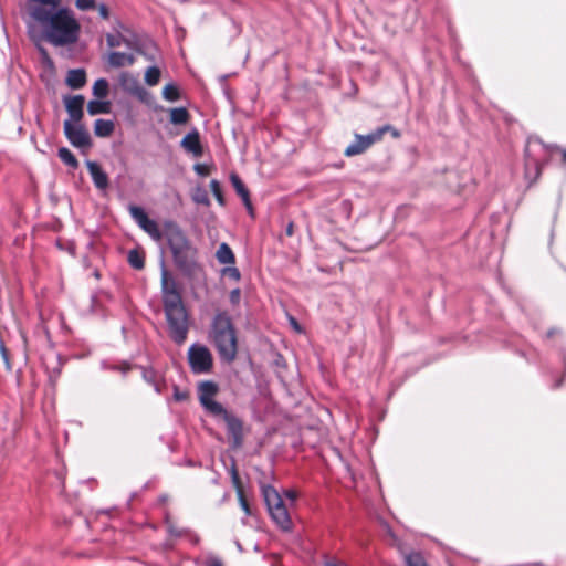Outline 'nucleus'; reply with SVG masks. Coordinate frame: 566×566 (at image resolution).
<instances>
[{
    "mask_svg": "<svg viewBox=\"0 0 566 566\" xmlns=\"http://www.w3.org/2000/svg\"><path fill=\"white\" fill-rule=\"evenodd\" d=\"M193 200L197 203H202V205H207V206L210 203L209 198H208L206 191H202L201 193L195 195L193 196Z\"/></svg>",
    "mask_w": 566,
    "mask_h": 566,
    "instance_id": "nucleus-43",
    "label": "nucleus"
},
{
    "mask_svg": "<svg viewBox=\"0 0 566 566\" xmlns=\"http://www.w3.org/2000/svg\"><path fill=\"white\" fill-rule=\"evenodd\" d=\"M188 363L195 374H207L212 369V355L207 346L192 344L188 349Z\"/></svg>",
    "mask_w": 566,
    "mask_h": 566,
    "instance_id": "nucleus-7",
    "label": "nucleus"
},
{
    "mask_svg": "<svg viewBox=\"0 0 566 566\" xmlns=\"http://www.w3.org/2000/svg\"><path fill=\"white\" fill-rule=\"evenodd\" d=\"M379 140H381L380 130H374L367 135L355 134V140L346 147L344 155L347 157L360 155Z\"/></svg>",
    "mask_w": 566,
    "mask_h": 566,
    "instance_id": "nucleus-10",
    "label": "nucleus"
},
{
    "mask_svg": "<svg viewBox=\"0 0 566 566\" xmlns=\"http://www.w3.org/2000/svg\"><path fill=\"white\" fill-rule=\"evenodd\" d=\"M114 30H115L116 32H117V31H119V32H120V30H126V28H125V25H124L120 21H117V22H116V27H114Z\"/></svg>",
    "mask_w": 566,
    "mask_h": 566,
    "instance_id": "nucleus-51",
    "label": "nucleus"
},
{
    "mask_svg": "<svg viewBox=\"0 0 566 566\" xmlns=\"http://www.w3.org/2000/svg\"><path fill=\"white\" fill-rule=\"evenodd\" d=\"M159 500H160L161 502H165V501L167 500V496H166V495H161V496L159 497Z\"/></svg>",
    "mask_w": 566,
    "mask_h": 566,
    "instance_id": "nucleus-61",
    "label": "nucleus"
},
{
    "mask_svg": "<svg viewBox=\"0 0 566 566\" xmlns=\"http://www.w3.org/2000/svg\"><path fill=\"white\" fill-rule=\"evenodd\" d=\"M57 156L62 163L69 166L72 169H76L78 167V160L74 156V154L66 147H61L57 150Z\"/></svg>",
    "mask_w": 566,
    "mask_h": 566,
    "instance_id": "nucleus-23",
    "label": "nucleus"
},
{
    "mask_svg": "<svg viewBox=\"0 0 566 566\" xmlns=\"http://www.w3.org/2000/svg\"><path fill=\"white\" fill-rule=\"evenodd\" d=\"M64 135L70 144L76 148L88 149L92 146V138L87 129L80 123H72L65 119L63 124Z\"/></svg>",
    "mask_w": 566,
    "mask_h": 566,
    "instance_id": "nucleus-9",
    "label": "nucleus"
},
{
    "mask_svg": "<svg viewBox=\"0 0 566 566\" xmlns=\"http://www.w3.org/2000/svg\"><path fill=\"white\" fill-rule=\"evenodd\" d=\"M406 566H428L423 556L418 552H412L405 556Z\"/></svg>",
    "mask_w": 566,
    "mask_h": 566,
    "instance_id": "nucleus-27",
    "label": "nucleus"
},
{
    "mask_svg": "<svg viewBox=\"0 0 566 566\" xmlns=\"http://www.w3.org/2000/svg\"><path fill=\"white\" fill-rule=\"evenodd\" d=\"M190 114L184 106L170 109L169 120L174 125H185L189 122Z\"/></svg>",
    "mask_w": 566,
    "mask_h": 566,
    "instance_id": "nucleus-21",
    "label": "nucleus"
},
{
    "mask_svg": "<svg viewBox=\"0 0 566 566\" xmlns=\"http://www.w3.org/2000/svg\"><path fill=\"white\" fill-rule=\"evenodd\" d=\"M221 275L224 277H229L235 282L241 280L240 270L235 266H226L221 270Z\"/></svg>",
    "mask_w": 566,
    "mask_h": 566,
    "instance_id": "nucleus-32",
    "label": "nucleus"
},
{
    "mask_svg": "<svg viewBox=\"0 0 566 566\" xmlns=\"http://www.w3.org/2000/svg\"><path fill=\"white\" fill-rule=\"evenodd\" d=\"M230 473H231L232 483H234L237 486H239V483H240L239 475H238L235 465L233 463L231 465ZM238 499H239L240 506L243 510V512L245 513V515H248V516L251 515L252 513H251L250 505H249L247 499L244 497V494L240 488H238Z\"/></svg>",
    "mask_w": 566,
    "mask_h": 566,
    "instance_id": "nucleus-19",
    "label": "nucleus"
},
{
    "mask_svg": "<svg viewBox=\"0 0 566 566\" xmlns=\"http://www.w3.org/2000/svg\"><path fill=\"white\" fill-rule=\"evenodd\" d=\"M163 97L168 102L178 101L180 98L178 87L172 83L167 84L163 90Z\"/></svg>",
    "mask_w": 566,
    "mask_h": 566,
    "instance_id": "nucleus-26",
    "label": "nucleus"
},
{
    "mask_svg": "<svg viewBox=\"0 0 566 566\" xmlns=\"http://www.w3.org/2000/svg\"><path fill=\"white\" fill-rule=\"evenodd\" d=\"M375 130H380L381 132V137L387 132L391 133L394 138H399L400 137V132L397 128H395L394 126L389 125V124H386V125H384L381 127H378Z\"/></svg>",
    "mask_w": 566,
    "mask_h": 566,
    "instance_id": "nucleus-37",
    "label": "nucleus"
},
{
    "mask_svg": "<svg viewBox=\"0 0 566 566\" xmlns=\"http://www.w3.org/2000/svg\"><path fill=\"white\" fill-rule=\"evenodd\" d=\"M174 400L178 402H182L188 399L189 395L186 390H180L177 385L174 386Z\"/></svg>",
    "mask_w": 566,
    "mask_h": 566,
    "instance_id": "nucleus-36",
    "label": "nucleus"
},
{
    "mask_svg": "<svg viewBox=\"0 0 566 566\" xmlns=\"http://www.w3.org/2000/svg\"><path fill=\"white\" fill-rule=\"evenodd\" d=\"M40 51L42 52V54H43L46 59H49V57H48V53H46L45 49L40 48Z\"/></svg>",
    "mask_w": 566,
    "mask_h": 566,
    "instance_id": "nucleus-59",
    "label": "nucleus"
},
{
    "mask_svg": "<svg viewBox=\"0 0 566 566\" xmlns=\"http://www.w3.org/2000/svg\"><path fill=\"white\" fill-rule=\"evenodd\" d=\"M125 57H126V53L113 51L108 55V63L113 67H122L125 65Z\"/></svg>",
    "mask_w": 566,
    "mask_h": 566,
    "instance_id": "nucleus-30",
    "label": "nucleus"
},
{
    "mask_svg": "<svg viewBox=\"0 0 566 566\" xmlns=\"http://www.w3.org/2000/svg\"><path fill=\"white\" fill-rule=\"evenodd\" d=\"M205 566H223V563L219 557L209 555L205 562Z\"/></svg>",
    "mask_w": 566,
    "mask_h": 566,
    "instance_id": "nucleus-42",
    "label": "nucleus"
},
{
    "mask_svg": "<svg viewBox=\"0 0 566 566\" xmlns=\"http://www.w3.org/2000/svg\"><path fill=\"white\" fill-rule=\"evenodd\" d=\"M155 49L156 45L150 39H139L135 41L134 51L139 55L147 56V51H153Z\"/></svg>",
    "mask_w": 566,
    "mask_h": 566,
    "instance_id": "nucleus-24",
    "label": "nucleus"
},
{
    "mask_svg": "<svg viewBox=\"0 0 566 566\" xmlns=\"http://www.w3.org/2000/svg\"><path fill=\"white\" fill-rule=\"evenodd\" d=\"M531 146H532V143L528 142L525 147V167H526V169L534 167L537 170V172H539L542 165H541L539 160L532 157Z\"/></svg>",
    "mask_w": 566,
    "mask_h": 566,
    "instance_id": "nucleus-29",
    "label": "nucleus"
},
{
    "mask_svg": "<svg viewBox=\"0 0 566 566\" xmlns=\"http://www.w3.org/2000/svg\"><path fill=\"white\" fill-rule=\"evenodd\" d=\"M292 322H293V324L295 325V327H296V328H298V326H297V324H296V322H295V318H292Z\"/></svg>",
    "mask_w": 566,
    "mask_h": 566,
    "instance_id": "nucleus-64",
    "label": "nucleus"
},
{
    "mask_svg": "<svg viewBox=\"0 0 566 566\" xmlns=\"http://www.w3.org/2000/svg\"><path fill=\"white\" fill-rule=\"evenodd\" d=\"M134 62H135V57H134V55H132V54H127V53H126L125 64H127V65H133V64H134Z\"/></svg>",
    "mask_w": 566,
    "mask_h": 566,
    "instance_id": "nucleus-50",
    "label": "nucleus"
},
{
    "mask_svg": "<svg viewBox=\"0 0 566 566\" xmlns=\"http://www.w3.org/2000/svg\"><path fill=\"white\" fill-rule=\"evenodd\" d=\"M115 125L109 119L98 118L94 123V134L97 137H108L114 132Z\"/></svg>",
    "mask_w": 566,
    "mask_h": 566,
    "instance_id": "nucleus-18",
    "label": "nucleus"
},
{
    "mask_svg": "<svg viewBox=\"0 0 566 566\" xmlns=\"http://www.w3.org/2000/svg\"><path fill=\"white\" fill-rule=\"evenodd\" d=\"M98 12H99V15L103 18V19H108L109 17V11H108V8L102 3L99 7H98Z\"/></svg>",
    "mask_w": 566,
    "mask_h": 566,
    "instance_id": "nucleus-46",
    "label": "nucleus"
},
{
    "mask_svg": "<svg viewBox=\"0 0 566 566\" xmlns=\"http://www.w3.org/2000/svg\"><path fill=\"white\" fill-rule=\"evenodd\" d=\"M562 381H563V379H559V380L556 382L555 387H559V386L562 385Z\"/></svg>",
    "mask_w": 566,
    "mask_h": 566,
    "instance_id": "nucleus-62",
    "label": "nucleus"
},
{
    "mask_svg": "<svg viewBox=\"0 0 566 566\" xmlns=\"http://www.w3.org/2000/svg\"><path fill=\"white\" fill-rule=\"evenodd\" d=\"M556 333H557V329H555V328H551V329L547 332V337H551V336H553V335H554V334H556Z\"/></svg>",
    "mask_w": 566,
    "mask_h": 566,
    "instance_id": "nucleus-57",
    "label": "nucleus"
},
{
    "mask_svg": "<svg viewBox=\"0 0 566 566\" xmlns=\"http://www.w3.org/2000/svg\"><path fill=\"white\" fill-rule=\"evenodd\" d=\"M66 85L72 90H80L86 83V72L84 69H74L67 72L65 78Z\"/></svg>",
    "mask_w": 566,
    "mask_h": 566,
    "instance_id": "nucleus-16",
    "label": "nucleus"
},
{
    "mask_svg": "<svg viewBox=\"0 0 566 566\" xmlns=\"http://www.w3.org/2000/svg\"><path fill=\"white\" fill-rule=\"evenodd\" d=\"M128 211L134 221L155 241H161L164 229L161 230L158 223L150 219L142 207L129 205Z\"/></svg>",
    "mask_w": 566,
    "mask_h": 566,
    "instance_id": "nucleus-8",
    "label": "nucleus"
},
{
    "mask_svg": "<svg viewBox=\"0 0 566 566\" xmlns=\"http://www.w3.org/2000/svg\"><path fill=\"white\" fill-rule=\"evenodd\" d=\"M29 13L41 25L44 39L53 46L70 45L78 40L81 25L69 8L60 4L52 8L30 6Z\"/></svg>",
    "mask_w": 566,
    "mask_h": 566,
    "instance_id": "nucleus-1",
    "label": "nucleus"
},
{
    "mask_svg": "<svg viewBox=\"0 0 566 566\" xmlns=\"http://www.w3.org/2000/svg\"><path fill=\"white\" fill-rule=\"evenodd\" d=\"M111 112V102L103 99H92L87 104V113L92 116L98 114H108Z\"/></svg>",
    "mask_w": 566,
    "mask_h": 566,
    "instance_id": "nucleus-20",
    "label": "nucleus"
},
{
    "mask_svg": "<svg viewBox=\"0 0 566 566\" xmlns=\"http://www.w3.org/2000/svg\"><path fill=\"white\" fill-rule=\"evenodd\" d=\"M164 522H165L166 527H167L169 524H172L171 518H170V515H169V513H168V512H166V514H165Z\"/></svg>",
    "mask_w": 566,
    "mask_h": 566,
    "instance_id": "nucleus-52",
    "label": "nucleus"
},
{
    "mask_svg": "<svg viewBox=\"0 0 566 566\" xmlns=\"http://www.w3.org/2000/svg\"><path fill=\"white\" fill-rule=\"evenodd\" d=\"M192 542L197 544L199 542V537L197 535H193Z\"/></svg>",
    "mask_w": 566,
    "mask_h": 566,
    "instance_id": "nucleus-60",
    "label": "nucleus"
},
{
    "mask_svg": "<svg viewBox=\"0 0 566 566\" xmlns=\"http://www.w3.org/2000/svg\"><path fill=\"white\" fill-rule=\"evenodd\" d=\"M0 354L6 364L7 369L11 370L9 353H8V349L6 348L4 343L2 340H0Z\"/></svg>",
    "mask_w": 566,
    "mask_h": 566,
    "instance_id": "nucleus-38",
    "label": "nucleus"
},
{
    "mask_svg": "<svg viewBox=\"0 0 566 566\" xmlns=\"http://www.w3.org/2000/svg\"><path fill=\"white\" fill-rule=\"evenodd\" d=\"M128 264L135 270H143L145 268V254L139 249H132L127 254Z\"/></svg>",
    "mask_w": 566,
    "mask_h": 566,
    "instance_id": "nucleus-22",
    "label": "nucleus"
},
{
    "mask_svg": "<svg viewBox=\"0 0 566 566\" xmlns=\"http://www.w3.org/2000/svg\"><path fill=\"white\" fill-rule=\"evenodd\" d=\"M118 81L122 88L132 95L142 98L146 93L145 88L139 84L138 78L129 72L120 73Z\"/></svg>",
    "mask_w": 566,
    "mask_h": 566,
    "instance_id": "nucleus-13",
    "label": "nucleus"
},
{
    "mask_svg": "<svg viewBox=\"0 0 566 566\" xmlns=\"http://www.w3.org/2000/svg\"><path fill=\"white\" fill-rule=\"evenodd\" d=\"M216 259L220 264H234L235 255L230 248V245L226 242H222L216 252Z\"/></svg>",
    "mask_w": 566,
    "mask_h": 566,
    "instance_id": "nucleus-17",
    "label": "nucleus"
},
{
    "mask_svg": "<svg viewBox=\"0 0 566 566\" xmlns=\"http://www.w3.org/2000/svg\"><path fill=\"white\" fill-rule=\"evenodd\" d=\"M284 494L291 502H294L297 497V494L294 490H286Z\"/></svg>",
    "mask_w": 566,
    "mask_h": 566,
    "instance_id": "nucleus-47",
    "label": "nucleus"
},
{
    "mask_svg": "<svg viewBox=\"0 0 566 566\" xmlns=\"http://www.w3.org/2000/svg\"><path fill=\"white\" fill-rule=\"evenodd\" d=\"M143 378L149 385H156L157 374L151 367H142Z\"/></svg>",
    "mask_w": 566,
    "mask_h": 566,
    "instance_id": "nucleus-34",
    "label": "nucleus"
},
{
    "mask_svg": "<svg viewBox=\"0 0 566 566\" xmlns=\"http://www.w3.org/2000/svg\"><path fill=\"white\" fill-rule=\"evenodd\" d=\"M149 61H154L155 56L151 54V51H147V56H145Z\"/></svg>",
    "mask_w": 566,
    "mask_h": 566,
    "instance_id": "nucleus-56",
    "label": "nucleus"
},
{
    "mask_svg": "<svg viewBox=\"0 0 566 566\" xmlns=\"http://www.w3.org/2000/svg\"><path fill=\"white\" fill-rule=\"evenodd\" d=\"M75 6L83 11L93 10L95 8V0H76Z\"/></svg>",
    "mask_w": 566,
    "mask_h": 566,
    "instance_id": "nucleus-35",
    "label": "nucleus"
},
{
    "mask_svg": "<svg viewBox=\"0 0 566 566\" xmlns=\"http://www.w3.org/2000/svg\"><path fill=\"white\" fill-rule=\"evenodd\" d=\"M154 387V390L157 392V394H160L161 392V387L158 382V380H156V385H151Z\"/></svg>",
    "mask_w": 566,
    "mask_h": 566,
    "instance_id": "nucleus-53",
    "label": "nucleus"
},
{
    "mask_svg": "<svg viewBox=\"0 0 566 566\" xmlns=\"http://www.w3.org/2000/svg\"><path fill=\"white\" fill-rule=\"evenodd\" d=\"M209 337L222 361L227 364L234 361L238 355L237 329L227 312H218L213 316Z\"/></svg>",
    "mask_w": 566,
    "mask_h": 566,
    "instance_id": "nucleus-5",
    "label": "nucleus"
},
{
    "mask_svg": "<svg viewBox=\"0 0 566 566\" xmlns=\"http://www.w3.org/2000/svg\"><path fill=\"white\" fill-rule=\"evenodd\" d=\"M187 153L191 154L195 158H199L203 155V147L200 142L199 130L195 127L180 142Z\"/></svg>",
    "mask_w": 566,
    "mask_h": 566,
    "instance_id": "nucleus-12",
    "label": "nucleus"
},
{
    "mask_svg": "<svg viewBox=\"0 0 566 566\" xmlns=\"http://www.w3.org/2000/svg\"><path fill=\"white\" fill-rule=\"evenodd\" d=\"M86 167L94 186L99 190H105L109 181L107 174L102 169L101 165L96 161L86 160Z\"/></svg>",
    "mask_w": 566,
    "mask_h": 566,
    "instance_id": "nucleus-14",
    "label": "nucleus"
},
{
    "mask_svg": "<svg viewBox=\"0 0 566 566\" xmlns=\"http://www.w3.org/2000/svg\"><path fill=\"white\" fill-rule=\"evenodd\" d=\"M166 528L169 535L174 537H181L187 532L186 530H179L174 523L169 524Z\"/></svg>",
    "mask_w": 566,
    "mask_h": 566,
    "instance_id": "nucleus-41",
    "label": "nucleus"
},
{
    "mask_svg": "<svg viewBox=\"0 0 566 566\" xmlns=\"http://www.w3.org/2000/svg\"><path fill=\"white\" fill-rule=\"evenodd\" d=\"M193 170L196 171L197 175L199 176H206L208 174V169L205 165L202 164H196L193 166Z\"/></svg>",
    "mask_w": 566,
    "mask_h": 566,
    "instance_id": "nucleus-45",
    "label": "nucleus"
},
{
    "mask_svg": "<svg viewBox=\"0 0 566 566\" xmlns=\"http://www.w3.org/2000/svg\"><path fill=\"white\" fill-rule=\"evenodd\" d=\"M218 390L216 382L211 380L202 381L198 387L200 405L208 415L224 422L231 448L239 449L244 442L243 421L213 399Z\"/></svg>",
    "mask_w": 566,
    "mask_h": 566,
    "instance_id": "nucleus-3",
    "label": "nucleus"
},
{
    "mask_svg": "<svg viewBox=\"0 0 566 566\" xmlns=\"http://www.w3.org/2000/svg\"><path fill=\"white\" fill-rule=\"evenodd\" d=\"M163 239L166 240L175 265L186 275H192L200 265L197 261V248L188 239L185 231L175 221L164 223Z\"/></svg>",
    "mask_w": 566,
    "mask_h": 566,
    "instance_id": "nucleus-4",
    "label": "nucleus"
},
{
    "mask_svg": "<svg viewBox=\"0 0 566 566\" xmlns=\"http://www.w3.org/2000/svg\"><path fill=\"white\" fill-rule=\"evenodd\" d=\"M324 566H347L344 563L337 562L336 559L325 560Z\"/></svg>",
    "mask_w": 566,
    "mask_h": 566,
    "instance_id": "nucleus-48",
    "label": "nucleus"
},
{
    "mask_svg": "<svg viewBox=\"0 0 566 566\" xmlns=\"http://www.w3.org/2000/svg\"><path fill=\"white\" fill-rule=\"evenodd\" d=\"M261 493L274 524L283 532H291L293 523L287 507L277 490L270 484H262Z\"/></svg>",
    "mask_w": 566,
    "mask_h": 566,
    "instance_id": "nucleus-6",
    "label": "nucleus"
},
{
    "mask_svg": "<svg viewBox=\"0 0 566 566\" xmlns=\"http://www.w3.org/2000/svg\"><path fill=\"white\" fill-rule=\"evenodd\" d=\"M230 181H231L233 188L235 189L237 193L241 197L245 208L250 212H252V203H251V200H250V193H249L248 188L245 187V185L241 180V178L237 174L232 172L230 175Z\"/></svg>",
    "mask_w": 566,
    "mask_h": 566,
    "instance_id": "nucleus-15",
    "label": "nucleus"
},
{
    "mask_svg": "<svg viewBox=\"0 0 566 566\" xmlns=\"http://www.w3.org/2000/svg\"><path fill=\"white\" fill-rule=\"evenodd\" d=\"M93 95L97 98H105L108 95V82L106 78L101 77L95 81L93 85Z\"/></svg>",
    "mask_w": 566,
    "mask_h": 566,
    "instance_id": "nucleus-25",
    "label": "nucleus"
},
{
    "mask_svg": "<svg viewBox=\"0 0 566 566\" xmlns=\"http://www.w3.org/2000/svg\"><path fill=\"white\" fill-rule=\"evenodd\" d=\"M139 40L136 34H133L132 38L124 36L123 44L126 45L128 49L134 50L135 41Z\"/></svg>",
    "mask_w": 566,
    "mask_h": 566,
    "instance_id": "nucleus-44",
    "label": "nucleus"
},
{
    "mask_svg": "<svg viewBox=\"0 0 566 566\" xmlns=\"http://www.w3.org/2000/svg\"><path fill=\"white\" fill-rule=\"evenodd\" d=\"M160 287L169 337L175 344L182 345L189 333L190 317L178 283L164 262L160 271Z\"/></svg>",
    "mask_w": 566,
    "mask_h": 566,
    "instance_id": "nucleus-2",
    "label": "nucleus"
},
{
    "mask_svg": "<svg viewBox=\"0 0 566 566\" xmlns=\"http://www.w3.org/2000/svg\"><path fill=\"white\" fill-rule=\"evenodd\" d=\"M159 78H160V70L157 66H155V65L154 66H149L146 70L145 82L148 85H150V86L156 85L159 82Z\"/></svg>",
    "mask_w": 566,
    "mask_h": 566,
    "instance_id": "nucleus-28",
    "label": "nucleus"
},
{
    "mask_svg": "<svg viewBox=\"0 0 566 566\" xmlns=\"http://www.w3.org/2000/svg\"><path fill=\"white\" fill-rule=\"evenodd\" d=\"M286 233H287L289 235H292V233H293V224H292V223H290V224L287 226V228H286Z\"/></svg>",
    "mask_w": 566,
    "mask_h": 566,
    "instance_id": "nucleus-54",
    "label": "nucleus"
},
{
    "mask_svg": "<svg viewBox=\"0 0 566 566\" xmlns=\"http://www.w3.org/2000/svg\"><path fill=\"white\" fill-rule=\"evenodd\" d=\"M237 548H239L240 551H242V546L239 542H237Z\"/></svg>",
    "mask_w": 566,
    "mask_h": 566,
    "instance_id": "nucleus-63",
    "label": "nucleus"
},
{
    "mask_svg": "<svg viewBox=\"0 0 566 566\" xmlns=\"http://www.w3.org/2000/svg\"><path fill=\"white\" fill-rule=\"evenodd\" d=\"M130 367L132 366H130L129 363L124 361L120 365H111L109 370L120 371V373H123L125 375V374H127L130 370Z\"/></svg>",
    "mask_w": 566,
    "mask_h": 566,
    "instance_id": "nucleus-40",
    "label": "nucleus"
},
{
    "mask_svg": "<svg viewBox=\"0 0 566 566\" xmlns=\"http://www.w3.org/2000/svg\"><path fill=\"white\" fill-rule=\"evenodd\" d=\"M124 35L117 31V33H107L106 43L109 48H117L123 44Z\"/></svg>",
    "mask_w": 566,
    "mask_h": 566,
    "instance_id": "nucleus-31",
    "label": "nucleus"
},
{
    "mask_svg": "<svg viewBox=\"0 0 566 566\" xmlns=\"http://www.w3.org/2000/svg\"><path fill=\"white\" fill-rule=\"evenodd\" d=\"M241 300V290L239 287L233 289L229 294V301L232 305H238Z\"/></svg>",
    "mask_w": 566,
    "mask_h": 566,
    "instance_id": "nucleus-39",
    "label": "nucleus"
},
{
    "mask_svg": "<svg viewBox=\"0 0 566 566\" xmlns=\"http://www.w3.org/2000/svg\"><path fill=\"white\" fill-rule=\"evenodd\" d=\"M555 148L560 154L563 164L566 165V149L559 148V147H555Z\"/></svg>",
    "mask_w": 566,
    "mask_h": 566,
    "instance_id": "nucleus-49",
    "label": "nucleus"
},
{
    "mask_svg": "<svg viewBox=\"0 0 566 566\" xmlns=\"http://www.w3.org/2000/svg\"><path fill=\"white\" fill-rule=\"evenodd\" d=\"M210 189L220 205H224V198L221 191V187L218 180L212 179L210 181Z\"/></svg>",
    "mask_w": 566,
    "mask_h": 566,
    "instance_id": "nucleus-33",
    "label": "nucleus"
},
{
    "mask_svg": "<svg viewBox=\"0 0 566 566\" xmlns=\"http://www.w3.org/2000/svg\"><path fill=\"white\" fill-rule=\"evenodd\" d=\"M559 355H560V358L564 361V364H566V354H565V352L560 350Z\"/></svg>",
    "mask_w": 566,
    "mask_h": 566,
    "instance_id": "nucleus-58",
    "label": "nucleus"
},
{
    "mask_svg": "<svg viewBox=\"0 0 566 566\" xmlns=\"http://www.w3.org/2000/svg\"><path fill=\"white\" fill-rule=\"evenodd\" d=\"M63 102L69 114V119H71L72 123H80L84 116L85 97L81 94L74 96L64 95Z\"/></svg>",
    "mask_w": 566,
    "mask_h": 566,
    "instance_id": "nucleus-11",
    "label": "nucleus"
},
{
    "mask_svg": "<svg viewBox=\"0 0 566 566\" xmlns=\"http://www.w3.org/2000/svg\"><path fill=\"white\" fill-rule=\"evenodd\" d=\"M109 367H111V365H108L105 360H103V361L101 363V368H102V369H109Z\"/></svg>",
    "mask_w": 566,
    "mask_h": 566,
    "instance_id": "nucleus-55",
    "label": "nucleus"
}]
</instances>
